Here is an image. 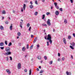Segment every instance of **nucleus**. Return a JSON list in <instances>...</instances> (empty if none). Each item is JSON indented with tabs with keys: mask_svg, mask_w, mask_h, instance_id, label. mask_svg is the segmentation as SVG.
Returning <instances> with one entry per match:
<instances>
[{
	"mask_svg": "<svg viewBox=\"0 0 75 75\" xmlns=\"http://www.w3.org/2000/svg\"><path fill=\"white\" fill-rule=\"evenodd\" d=\"M30 23H28L27 24V27H30Z\"/></svg>",
	"mask_w": 75,
	"mask_h": 75,
	"instance_id": "nucleus-42",
	"label": "nucleus"
},
{
	"mask_svg": "<svg viewBox=\"0 0 75 75\" xmlns=\"http://www.w3.org/2000/svg\"><path fill=\"white\" fill-rule=\"evenodd\" d=\"M71 45H72V46L71 45L70 46L71 48V49L72 50H74V48L73 47H75V43H74V42H73L72 44H71Z\"/></svg>",
	"mask_w": 75,
	"mask_h": 75,
	"instance_id": "nucleus-3",
	"label": "nucleus"
},
{
	"mask_svg": "<svg viewBox=\"0 0 75 75\" xmlns=\"http://www.w3.org/2000/svg\"><path fill=\"white\" fill-rule=\"evenodd\" d=\"M20 27H21V28H23V26H22V25H20Z\"/></svg>",
	"mask_w": 75,
	"mask_h": 75,
	"instance_id": "nucleus-54",
	"label": "nucleus"
},
{
	"mask_svg": "<svg viewBox=\"0 0 75 75\" xmlns=\"http://www.w3.org/2000/svg\"><path fill=\"white\" fill-rule=\"evenodd\" d=\"M21 64L20 63H18L17 66V68L18 69H21Z\"/></svg>",
	"mask_w": 75,
	"mask_h": 75,
	"instance_id": "nucleus-5",
	"label": "nucleus"
},
{
	"mask_svg": "<svg viewBox=\"0 0 75 75\" xmlns=\"http://www.w3.org/2000/svg\"><path fill=\"white\" fill-rule=\"evenodd\" d=\"M9 58H10V60L11 61H12V60H13V59H12V57H10Z\"/></svg>",
	"mask_w": 75,
	"mask_h": 75,
	"instance_id": "nucleus-37",
	"label": "nucleus"
},
{
	"mask_svg": "<svg viewBox=\"0 0 75 75\" xmlns=\"http://www.w3.org/2000/svg\"><path fill=\"white\" fill-rule=\"evenodd\" d=\"M45 40H47V41H49V42H50V44H52V40H51V36L50 34H48L47 36H47H46L45 37Z\"/></svg>",
	"mask_w": 75,
	"mask_h": 75,
	"instance_id": "nucleus-2",
	"label": "nucleus"
},
{
	"mask_svg": "<svg viewBox=\"0 0 75 75\" xmlns=\"http://www.w3.org/2000/svg\"><path fill=\"white\" fill-rule=\"evenodd\" d=\"M44 71L43 70H41L40 71V74H42L43 73Z\"/></svg>",
	"mask_w": 75,
	"mask_h": 75,
	"instance_id": "nucleus-29",
	"label": "nucleus"
},
{
	"mask_svg": "<svg viewBox=\"0 0 75 75\" xmlns=\"http://www.w3.org/2000/svg\"><path fill=\"white\" fill-rule=\"evenodd\" d=\"M25 3H27V0H25Z\"/></svg>",
	"mask_w": 75,
	"mask_h": 75,
	"instance_id": "nucleus-62",
	"label": "nucleus"
},
{
	"mask_svg": "<svg viewBox=\"0 0 75 75\" xmlns=\"http://www.w3.org/2000/svg\"><path fill=\"white\" fill-rule=\"evenodd\" d=\"M0 29L1 30H4V27L2 25H1L0 26Z\"/></svg>",
	"mask_w": 75,
	"mask_h": 75,
	"instance_id": "nucleus-9",
	"label": "nucleus"
},
{
	"mask_svg": "<svg viewBox=\"0 0 75 75\" xmlns=\"http://www.w3.org/2000/svg\"><path fill=\"white\" fill-rule=\"evenodd\" d=\"M18 36H20V35H21V33H20V32H18Z\"/></svg>",
	"mask_w": 75,
	"mask_h": 75,
	"instance_id": "nucleus-19",
	"label": "nucleus"
},
{
	"mask_svg": "<svg viewBox=\"0 0 75 75\" xmlns=\"http://www.w3.org/2000/svg\"><path fill=\"white\" fill-rule=\"evenodd\" d=\"M54 5H55V6H57V3L56 2H55L54 3Z\"/></svg>",
	"mask_w": 75,
	"mask_h": 75,
	"instance_id": "nucleus-36",
	"label": "nucleus"
},
{
	"mask_svg": "<svg viewBox=\"0 0 75 75\" xmlns=\"http://www.w3.org/2000/svg\"><path fill=\"white\" fill-rule=\"evenodd\" d=\"M26 48L27 49H28V48H29V44H28L27 45V46Z\"/></svg>",
	"mask_w": 75,
	"mask_h": 75,
	"instance_id": "nucleus-18",
	"label": "nucleus"
},
{
	"mask_svg": "<svg viewBox=\"0 0 75 75\" xmlns=\"http://www.w3.org/2000/svg\"><path fill=\"white\" fill-rule=\"evenodd\" d=\"M60 56H61V54H60V53H58V57H60Z\"/></svg>",
	"mask_w": 75,
	"mask_h": 75,
	"instance_id": "nucleus-49",
	"label": "nucleus"
},
{
	"mask_svg": "<svg viewBox=\"0 0 75 75\" xmlns=\"http://www.w3.org/2000/svg\"><path fill=\"white\" fill-rule=\"evenodd\" d=\"M66 74L67 75H71V74L70 73H69V72L68 71L66 72Z\"/></svg>",
	"mask_w": 75,
	"mask_h": 75,
	"instance_id": "nucleus-22",
	"label": "nucleus"
},
{
	"mask_svg": "<svg viewBox=\"0 0 75 75\" xmlns=\"http://www.w3.org/2000/svg\"><path fill=\"white\" fill-rule=\"evenodd\" d=\"M49 64H50V65H51V64H52V61H51L50 62H49Z\"/></svg>",
	"mask_w": 75,
	"mask_h": 75,
	"instance_id": "nucleus-30",
	"label": "nucleus"
},
{
	"mask_svg": "<svg viewBox=\"0 0 75 75\" xmlns=\"http://www.w3.org/2000/svg\"><path fill=\"white\" fill-rule=\"evenodd\" d=\"M37 71H40V70L39 69H38V68H37Z\"/></svg>",
	"mask_w": 75,
	"mask_h": 75,
	"instance_id": "nucleus-56",
	"label": "nucleus"
},
{
	"mask_svg": "<svg viewBox=\"0 0 75 75\" xmlns=\"http://www.w3.org/2000/svg\"><path fill=\"white\" fill-rule=\"evenodd\" d=\"M26 7V5H25V4H23V7L24 10H25Z\"/></svg>",
	"mask_w": 75,
	"mask_h": 75,
	"instance_id": "nucleus-12",
	"label": "nucleus"
},
{
	"mask_svg": "<svg viewBox=\"0 0 75 75\" xmlns=\"http://www.w3.org/2000/svg\"><path fill=\"white\" fill-rule=\"evenodd\" d=\"M18 45L19 46H21V43H20L18 44Z\"/></svg>",
	"mask_w": 75,
	"mask_h": 75,
	"instance_id": "nucleus-51",
	"label": "nucleus"
},
{
	"mask_svg": "<svg viewBox=\"0 0 75 75\" xmlns=\"http://www.w3.org/2000/svg\"><path fill=\"white\" fill-rule=\"evenodd\" d=\"M71 57L72 59H73V56H72V55H71Z\"/></svg>",
	"mask_w": 75,
	"mask_h": 75,
	"instance_id": "nucleus-58",
	"label": "nucleus"
},
{
	"mask_svg": "<svg viewBox=\"0 0 75 75\" xmlns=\"http://www.w3.org/2000/svg\"><path fill=\"white\" fill-rule=\"evenodd\" d=\"M55 7H56V8L57 9H59V6H58L57 5V6H56Z\"/></svg>",
	"mask_w": 75,
	"mask_h": 75,
	"instance_id": "nucleus-32",
	"label": "nucleus"
},
{
	"mask_svg": "<svg viewBox=\"0 0 75 75\" xmlns=\"http://www.w3.org/2000/svg\"><path fill=\"white\" fill-rule=\"evenodd\" d=\"M42 25H43V26H45V27H46V28L47 27V24H42Z\"/></svg>",
	"mask_w": 75,
	"mask_h": 75,
	"instance_id": "nucleus-17",
	"label": "nucleus"
},
{
	"mask_svg": "<svg viewBox=\"0 0 75 75\" xmlns=\"http://www.w3.org/2000/svg\"><path fill=\"white\" fill-rule=\"evenodd\" d=\"M28 56V54H26V55L25 56V58H27V57Z\"/></svg>",
	"mask_w": 75,
	"mask_h": 75,
	"instance_id": "nucleus-21",
	"label": "nucleus"
},
{
	"mask_svg": "<svg viewBox=\"0 0 75 75\" xmlns=\"http://www.w3.org/2000/svg\"><path fill=\"white\" fill-rule=\"evenodd\" d=\"M39 69H41V66H39Z\"/></svg>",
	"mask_w": 75,
	"mask_h": 75,
	"instance_id": "nucleus-60",
	"label": "nucleus"
},
{
	"mask_svg": "<svg viewBox=\"0 0 75 75\" xmlns=\"http://www.w3.org/2000/svg\"><path fill=\"white\" fill-rule=\"evenodd\" d=\"M6 71L7 73H8V75H10L11 74V71H10V70L8 69H7L6 70Z\"/></svg>",
	"mask_w": 75,
	"mask_h": 75,
	"instance_id": "nucleus-6",
	"label": "nucleus"
},
{
	"mask_svg": "<svg viewBox=\"0 0 75 75\" xmlns=\"http://www.w3.org/2000/svg\"><path fill=\"white\" fill-rule=\"evenodd\" d=\"M31 26H30L29 29V31H31Z\"/></svg>",
	"mask_w": 75,
	"mask_h": 75,
	"instance_id": "nucleus-44",
	"label": "nucleus"
},
{
	"mask_svg": "<svg viewBox=\"0 0 75 75\" xmlns=\"http://www.w3.org/2000/svg\"><path fill=\"white\" fill-rule=\"evenodd\" d=\"M30 4L31 5H32L33 4V2H32V1H31L30 2Z\"/></svg>",
	"mask_w": 75,
	"mask_h": 75,
	"instance_id": "nucleus-52",
	"label": "nucleus"
},
{
	"mask_svg": "<svg viewBox=\"0 0 75 75\" xmlns=\"http://www.w3.org/2000/svg\"><path fill=\"white\" fill-rule=\"evenodd\" d=\"M21 11L22 12H23V9H21Z\"/></svg>",
	"mask_w": 75,
	"mask_h": 75,
	"instance_id": "nucleus-64",
	"label": "nucleus"
},
{
	"mask_svg": "<svg viewBox=\"0 0 75 75\" xmlns=\"http://www.w3.org/2000/svg\"><path fill=\"white\" fill-rule=\"evenodd\" d=\"M8 21H7L6 22H5V23L6 24H8Z\"/></svg>",
	"mask_w": 75,
	"mask_h": 75,
	"instance_id": "nucleus-39",
	"label": "nucleus"
},
{
	"mask_svg": "<svg viewBox=\"0 0 75 75\" xmlns=\"http://www.w3.org/2000/svg\"><path fill=\"white\" fill-rule=\"evenodd\" d=\"M37 14H38V12H36L35 13V16H37Z\"/></svg>",
	"mask_w": 75,
	"mask_h": 75,
	"instance_id": "nucleus-31",
	"label": "nucleus"
},
{
	"mask_svg": "<svg viewBox=\"0 0 75 75\" xmlns=\"http://www.w3.org/2000/svg\"><path fill=\"white\" fill-rule=\"evenodd\" d=\"M71 38V36H68V39H70Z\"/></svg>",
	"mask_w": 75,
	"mask_h": 75,
	"instance_id": "nucleus-28",
	"label": "nucleus"
},
{
	"mask_svg": "<svg viewBox=\"0 0 75 75\" xmlns=\"http://www.w3.org/2000/svg\"><path fill=\"white\" fill-rule=\"evenodd\" d=\"M70 2L71 3H73V0H70Z\"/></svg>",
	"mask_w": 75,
	"mask_h": 75,
	"instance_id": "nucleus-50",
	"label": "nucleus"
},
{
	"mask_svg": "<svg viewBox=\"0 0 75 75\" xmlns=\"http://www.w3.org/2000/svg\"><path fill=\"white\" fill-rule=\"evenodd\" d=\"M0 48L1 50H4V47H0Z\"/></svg>",
	"mask_w": 75,
	"mask_h": 75,
	"instance_id": "nucleus-40",
	"label": "nucleus"
},
{
	"mask_svg": "<svg viewBox=\"0 0 75 75\" xmlns=\"http://www.w3.org/2000/svg\"><path fill=\"white\" fill-rule=\"evenodd\" d=\"M37 38L36 37L35 38V39H34V40L35 41H37Z\"/></svg>",
	"mask_w": 75,
	"mask_h": 75,
	"instance_id": "nucleus-45",
	"label": "nucleus"
},
{
	"mask_svg": "<svg viewBox=\"0 0 75 75\" xmlns=\"http://www.w3.org/2000/svg\"><path fill=\"white\" fill-rule=\"evenodd\" d=\"M0 46H4V43L3 42L0 43Z\"/></svg>",
	"mask_w": 75,
	"mask_h": 75,
	"instance_id": "nucleus-11",
	"label": "nucleus"
},
{
	"mask_svg": "<svg viewBox=\"0 0 75 75\" xmlns=\"http://www.w3.org/2000/svg\"><path fill=\"white\" fill-rule=\"evenodd\" d=\"M59 10L60 11H62V10H63V9L62 8H59Z\"/></svg>",
	"mask_w": 75,
	"mask_h": 75,
	"instance_id": "nucleus-38",
	"label": "nucleus"
},
{
	"mask_svg": "<svg viewBox=\"0 0 75 75\" xmlns=\"http://www.w3.org/2000/svg\"><path fill=\"white\" fill-rule=\"evenodd\" d=\"M11 45H12V43L11 42H10L8 45V47H10Z\"/></svg>",
	"mask_w": 75,
	"mask_h": 75,
	"instance_id": "nucleus-15",
	"label": "nucleus"
},
{
	"mask_svg": "<svg viewBox=\"0 0 75 75\" xmlns=\"http://www.w3.org/2000/svg\"><path fill=\"white\" fill-rule=\"evenodd\" d=\"M38 58L39 59H41V57L40 56H38Z\"/></svg>",
	"mask_w": 75,
	"mask_h": 75,
	"instance_id": "nucleus-16",
	"label": "nucleus"
},
{
	"mask_svg": "<svg viewBox=\"0 0 75 75\" xmlns=\"http://www.w3.org/2000/svg\"><path fill=\"white\" fill-rule=\"evenodd\" d=\"M33 45H32L30 47V49H32V48H33Z\"/></svg>",
	"mask_w": 75,
	"mask_h": 75,
	"instance_id": "nucleus-47",
	"label": "nucleus"
},
{
	"mask_svg": "<svg viewBox=\"0 0 75 75\" xmlns=\"http://www.w3.org/2000/svg\"><path fill=\"white\" fill-rule=\"evenodd\" d=\"M23 25V22H20V25Z\"/></svg>",
	"mask_w": 75,
	"mask_h": 75,
	"instance_id": "nucleus-46",
	"label": "nucleus"
},
{
	"mask_svg": "<svg viewBox=\"0 0 75 75\" xmlns=\"http://www.w3.org/2000/svg\"><path fill=\"white\" fill-rule=\"evenodd\" d=\"M55 14L56 16H58L59 15V11H56L55 12Z\"/></svg>",
	"mask_w": 75,
	"mask_h": 75,
	"instance_id": "nucleus-8",
	"label": "nucleus"
},
{
	"mask_svg": "<svg viewBox=\"0 0 75 75\" xmlns=\"http://www.w3.org/2000/svg\"><path fill=\"white\" fill-rule=\"evenodd\" d=\"M6 61H8V57H6Z\"/></svg>",
	"mask_w": 75,
	"mask_h": 75,
	"instance_id": "nucleus-27",
	"label": "nucleus"
},
{
	"mask_svg": "<svg viewBox=\"0 0 75 75\" xmlns=\"http://www.w3.org/2000/svg\"><path fill=\"white\" fill-rule=\"evenodd\" d=\"M35 42H36V41H35V40H34L33 41V43H35Z\"/></svg>",
	"mask_w": 75,
	"mask_h": 75,
	"instance_id": "nucleus-61",
	"label": "nucleus"
},
{
	"mask_svg": "<svg viewBox=\"0 0 75 75\" xmlns=\"http://www.w3.org/2000/svg\"><path fill=\"white\" fill-rule=\"evenodd\" d=\"M47 46H49V42L47 41Z\"/></svg>",
	"mask_w": 75,
	"mask_h": 75,
	"instance_id": "nucleus-35",
	"label": "nucleus"
},
{
	"mask_svg": "<svg viewBox=\"0 0 75 75\" xmlns=\"http://www.w3.org/2000/svg\"><path fill=\"white\" fill-rule=\"evenodd\" d=\"M12 24H11V26L10 27V30H12L13 26L12 25Z\"/></svg>",
	"mask_w": 75,
	"mask_h": 75,
	"instance_id": "nucleus-14",
	"label": "nucleus"
},
{
	"mask_svg": "<svg viewBox=\"0 0 75 75\" xmlns=\"http://www.w3.org/2000/svg\"><path fill=\"white\" fill-rule=\"evenodd\" d=\"M73 35L74 37H75V33H73Z\"/></svg>",
	"mask_w": 75,
	"mask_h": 75,
	"instance_id": "nucleus-53",
	"label": "nucleus"
},
{
	"mask_svg": "<svg viewBox=\"0 0 75 75\" xmlns=\"http://www.w3.org/2000/svg\"><path fill=\"white\" fill-rule=\"evenodd\" d=\"M5 50L7 52L4 54L5 55H8L11 54V52H10V47H6Z\"/></svg>",
	"mask_w": 75,
	"mask_h": 75,
	"instance_id": "nucleus-1",
	"label": "nucleus"
},
{
	"mask_svg": "<svg viewBox=\"0 0 75 75\" xmlns=\"http://www.w3.org/2000/svg\"><path fill=\"white\" fill-rule=\"evenodd\" d=\"M26 48L25 47H23L22 48V50L23 51H25Z\"/></svg>",
	"mask_w": 75,
	"mask_h": 75,
	"instance_id": "nucleus-10",
	"label": "nucleus"
},
{
	"mask_svg": "<svg viewBox=\"0 0 75 75\" xmlns=\"http://www.w3.org/2000/svg\"><path fill=\"white\" fill-rule=\"evenodd\" d=\"M58 61H60V59L59 58L58 59Z\"/></svg>",
	"mask_w": 75,
	"mask_h": 75,
	"instance_id": "nucleus-63",
	"label": "nucleus"
},
{
	"mask_svg": "<svg viewBox=\"0 0 75 75\" xmlns=\"http://www.w3.org/2000/svg\"><path fill=\"white\" fill-rule=\"evenodd\" d=\"M44 18H45V15L44 14L42 15V19H44Z\"/></svg>",
	"mask_w": 75,
	"mask_h": 75,
	"instance_id": "nucleus-25",
	"label": "nucleus"
},
{
	"mask_svg": "<svg viewBox=\"0 0 75 75\" xmlns=\"http://www.w3.org/2000/svg\"><path fill=\"white\" fill-rule=\"evenodd\" d=\"M33 35H31V38H33Z\"/></svg>",
	"mask_w": 75,
	"mask_h": 75,
	"instance_id": "nucleus-59",
	"label": "nucleus"
},
{
	"mask_svg": "<svg viewBox=\"0 0 75 75\" xmlns=\"http://www.w3.org/2000/svg\"><path fill=\"white\" fill-rule=\"evenodd\" d=\"M50 14V12H47L46 13V15H47V16H48V15H49Z\"/></svg>",
	"mask_w": 75,
	"mask_h": 75,
	"instance_id": "nucleus-33",
	"label": "nucleus"
},
{
	"mask_svg": "<svg viewBox=\"0 0 75 75\" xmlns=\"http://www.w3.org/2000/svg\"><path fill=\"white\" fill-rule=\"evenodd\" d=\"M64 23L65 24H67V19H65Z\"/></svg>",
	"mask_w": 75,
	"mask_h": 75,
	"instance_id": "nucleus-20",
	"label": "nucleus"
},
{
	"mask_svg": "<svg viewBox=\"0 0 75 75\" xmlns=\"http://www.w3.org/2000/svg\"><path fill=\"white\" fill-rule=\"evenodd\" d=\"M44 58L45 60H47V57H46V56H44Z\"/></svg>",
	"mask_w": 75,
	"mask_h": 75,
	"instance_id": "nucleus-26",
	"label": "nucleus"
},
{
	"mask_svg": "<svg viewBox=\"0 0 75 75\" xmlns=\"http://www.w3.org/2000/svg\"><path fill=\"white\" fill-rule=\"evenodd\" d=\"M33 7H34L33 5H31L30 6V8L32 9Z\"/></svg>",
	"mask_w": 75,
	"mask_h": 75,
	"instance_id": "nucleus-13",
	"label": "nucleus"
},
{
	"mask_svg": "<svg viewBox=\"0 0 75 75\" xmlns=\"http://www.w3.org/2000/svg\"><path fill=\"white\" fill-rule=\"evenodd\" d=\"M51 21L50 19H48L47 21V25H49V26L50 25H51V23L50 22Z\"/></svg>",
	"mask_w": 75,
	"mask_h": 75,
	"instance_id": "nucleus-4",
	"label": "nucleus"
},
{
	"mask_svg": "<svg viewBox=\"0 0 75 75\" xmlns=\"http://www.w3.org/2000/svg\"><path fill=\"white\" fill-rule=\"evenodd\" d=\"M29 75H31V69H30L29 71Z\"/></svg>",
	"mask_w": 75,
	"mask_h": 75,
	"instance_id": "nucleus-23",
	"label": "nucleus"
},
{
	"mask_svg": "<svg viewBox=\"0 0 75 75\" xmlns=\"http://www.w3.org/2000/svg\"><path fill=\"white\" fill-rule=\"evenodd\" d=\"M63 42L65 44H67V41L66 40V39H65V38H63Z\"/></svg>",
	"mask_w": 75,
	"mask_h": 75,
	"instance_id": "nucleus-7",
	"label": "nucleus"
},
{
	"mask_svg": "<svg viewBox=\"0 0 75 75\" xmlns=\"http://www.w3.org/2000/svg\"><path fill=\"white\" fill-rule=\"evenodd\" d=\"M35 4H38V3L37 2V1H35Z\"/></svg>",
	"mask_w": 75,
	"mask_h": 75,
	"instance_id": "nucleus-48",
	"label": "nucleus"
},
{
	"mask_svg": "<svg viewBox=\"0 0 75 75\" xmlns=\"http://www.w3.org/2000/svg\"><path fill=\"white\" fill-rule=\"evenodd\" d=\"M2 13L3 14H6V11H4V10L2 12Z\"/></svg>",
	"mask_w": 75,
	"mask_h": 75,
	"instance_id": "nucleus-24",
	"label": "nucleus"
},
{
	"mask_svg": "<svg viewBox=\"0 0 75 75\" xmlns=\"http://www.w3.org/2000/svg\"><path fill=\"white\" fill-rule=\"evenodd\" d=\"M24 72H27V69H25L24 70Z\"/></svg>",
	"mask_w": 75,
	"mask_h": 75,
	"instance_id": "nucleus-41",
	"label": "nucleus"
},
{
	"mask_svg": "<svg viewBox=\"0 0 75 75\" xmlns=\"http://www.w3.org/2000/svg\"><path fill=\"white\" fill-rule=\"evenodd\" d=\"M5 44L6 45H7V40H5Z\"/></svg>",
	"mask_w": 75,
	"mask_h": 75,
	"instance_id": "nucleus-34",
	"label": "nucleus"
},
{
	"mask_svg": "<svg viewBox=\"0 0 75 75\" xmlns=\"http://www.w3.org/2000/svg\"><path fill=\"white\" fill-rule=\"evenodd\" d=\"M42 1L43 2V3H44L45 2V0H42Z\"/></svg>",
	"mask_w": 75,
	"mask_h": 75,
	"instance_id": "nucleus-57",
	"label": "nucleus"
},
{
	"mask_svg": "<svg viewBox=\"0 0 75 75\" xmlns=\"http://www.w3.org/2000/svg\"><path fill=\"white\" fill-rule=\"evenodd\" d=\"M62 61H64L65 60V57H63L62 58Z\"/></svg>",
	"mask_w": 75,
	"mask_h": 75,
	"instance_id": "nucleus-43",
	"label": "nucleus"
},
{
	"mask_svg": "<svg viewBox=\"0 0 75 75\" xmlns=\"http://www.w3.org/2000/svg\"><path fill=\"white\" fill-rule=\"evenodd\" d=\"M37 47H38V48H39V47H40V46L38 45H37Z\"/></svg>",
	"mask_w": 75,
	"mask_h": 75,
	"instance_id": "nucleus-55",
	"label": "nucleus"
}]
</instances>
